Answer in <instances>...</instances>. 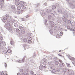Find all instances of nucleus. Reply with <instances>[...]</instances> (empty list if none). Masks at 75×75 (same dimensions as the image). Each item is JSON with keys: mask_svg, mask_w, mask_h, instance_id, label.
<instances>
[{"mask_svg": "<svg viewBox=\"0 0 75 75\" xmlns=\"http://www.w3.org/2000/svg\"><path fill=\"white\" fill-rule=\"evenodd\" d=\"M47 8L46 10V13L44 12V10L41 11V14L43 17L44 16H46L48 15L49 14H50L53 10H54L56 8V6H52V7L51 6L48 7Z\"/></svg>", "mask_w": 75, "mask_h": 75, "instance_id": "f257e3e1", "label": "nucleus"}, {"mask_svg": "<svg viewBox=\"0 0 75 75\" xmlns=\"http://www.w3.org/2000/svg\"><path fill=\"white\" fill-rule=\"evenodd\" d=\"M64 18H58V20L57 21V22L58 23H61V19H62L63 21L64 22H66V21H67L68 19H67V18L68 17V15L67 14H65L64 15Z\"/></svg>", "mask_w": 75, "mask_h": 75, "instance_id": "f03ea898", "label": "nucleus"}, {"mask_svg": "<svg viewBox=\"0 0 75 75\" xmlns=\"http://www.w3.org/2000/svg\"><path fill=\"white\" fill-rule=\"evenodd\" d=\"M11 25L10 24V21H7L6 24H5L4 25V27L9 31L12 30V28L11 27Z\"/></svg>", "mask_w": 75, "mask_h": 75, "instance_id": "7ed1b4c3", "label": "nucleus"}, {"mask_svg": "<svg viewBox=\"0 0 75 75\" xmlns=\"http://www.w3.org/2000/svg\"><path fill=\"white\" fill-rule=\"evenodd\" d=\"M6 42L4 41H3L0 40V50H4L5 48V45H6Z\"/></svg>", "mask_w": 75, "mask_h": 75, "instance_id": "20e7f679", "label": "nucleus"}, {"mask_svg": "<svg viewBox=\"0 0 75 75\" xmlns=\"http://www.w3.org/2000/svg\"><path fill=\"white\" fill-rule=\"evenodd\" d=\"M68 2L69 5H70L71 7L72 8H75V1L74 0H73V3H69V0H66Z\"/></svg>", "mask_w": 75, "mask_h": 75, "instance_id": "39448f33", "label": "nucleus"}, {"mask_svg": "<svg viewBox=\"0 0 75 75\" xmlns=\"http://www.w3.org/2000/svg\"><path fill=\"white\" fill-rule=\"evenodd\" d=\"M57 11L59 14H67L65 9L64 8H62V10L60 9H58Z\"/></svg>", "mask_w": 75, "mask_h": 75, "instance_id": "423d86ee", "label": "nucleus"}, {"mask_svg": "<svg viewBox=\"0 0 75 75\" xmlns=\"http://www.w3.org/2000/svg\"><path fill=\"white\" fill-rule=\"evenodd\" d=\"M54 16V14L53 13H50V15H49L48 16V18L49 19V20H51V18H53L52 19V20L53 21H54V18L53 17Z\"/></svg>", "mask_w": 75, "mask_h": 75, "instance_id": "0eeeda50", "label": "nucleus"}, {"mask_svg": "<svg viewBox=\"0 0 75 75\" xmlns=\"http://www.w3.org/2000/svg\"><path fill=\"white\" fill-rule=\"evenodd\" d=\"M8 20L11 21L12 23H13L15 22V20L12 18V16H9L8 18H7Z\"/></svg>", "mask_w": 75, "mask_h": 75, "instance_id": "6e6552de", "label": "nucleus"}, {"mask_svg": "<svg viewBox=\"0 0 75 75\" xmlns=\"http://www.w3.org/2000/svg\"><path fill=\"white\" fill-rule=\"evenodd\" d=\"M49 70L50 71H52V72L54 74H55V72L57 71L56 69H53V67H50L49 68Z\"/></svg>", "mask_w": 75, "mask_h": 75, "instance_id": "1a4fd4ad", "label": "nucleus"}, {"mask_svg": "<svg viewBox=\"0 0 75 75\" xmlns=\"http://www.w3.org/2000/svg\"><path fill=\"white\" fill-rule=\"evenodd\" d=\"M25 58V56L24 57L23 59L22 60H18L16 61V62H19V63H22L24 61V59Z\"/></svg>", "mask_w": 75, "mask_h": 75, "instance_id": "9d476101", "label": "nucleus"}, {"mask_svg": "<svg viewBox=\"0 0 75 75\" xmlns=\"http://www.w3.org/2000/svg\"><path fill=\"white\" fill-rule=\"evenodd\" d=\"M42 61H43L44 62H43L42 64L44 65H45L46 66V65H47V63L46 62L47 61V59L45 58L43 59L42 60Z\"/></svg>", "mask_w": 75, "mask_h": 75, "instance_id": "9b49d317", "label": "nucleus"}, {"mask_svg": "<svg viewBox=\"0 0 75 75\" xmlns=\"http://www.w3.org/2000/svg\"><path fill=\"white\" fill-rule=\"evenodd\" d=\"M46 67L43 66L42 65H40V66L39 67V69H40V70H41V71H42L43 70V69H45V68H46Z\"/></svg>", "mask_w": 75, "mask_h": 75, "instance_id": "f8f14e48", "label": "nucleus"}, {"mask_svg": "<svg viewBox=\"0 0 75 75\" xmlns=\"http://www.w3.org/2000/svg\"><path fill=\"white\" fill-rule=\"evenodd\" d=\"M49 24L50 25H51L52 27H54V23L53 21H50L49 22Z\"/></svg>", "mask_w": 75, "mask_h": 75, "instance_id": "ddd939ff", "label": "nucleus"}, {"mask_svg": "<svg viewBox=\"0 0 75 75\" xmlns=\"http://www.w3.org/2000/svg\"><path fill=\"white\" fill-rule=\"evenodd\" d=\"M11 8L12 9V10H11V11L13 13H14V11H16V6H15L13 5L11 6Z\"/></svg>", "mask_w": 75, "mask_h": 75, "instance_id": "4468645a", "label": "nucleus"}, {"mask_svg": "<svg viewBox=\"0 0 75 75\" xmlns=\"http://www.w3.org/2000/svg\"><path fill=\"white\" fill-rule=\"evenodd\" d=\"M32 38L30 37H28V42L29 44H31V42H32V41H31V40H32Z\"/></svg>", "mask_w": 75, "mask_h": 75, "instance_id": "2eb2a0df", "label": "nucleus"}, {"mask_svg": "<svg viewBox=\"0 0 75 75\" xmlns=\"http://www.w3.org/2000/svg\"><path fill=\"white\" fill-rule=\"evenodd\" d=\"M64 63L61 64V63H59V66L60 67H61L62 68H65V66H64Z\"/></svg>", "mask_w": 75, "mask_h": 75, "instance_id": "dca6fc26", "label": "nucleus"}, {"mask_svg": "<svg viewBox=\"0 0 75 75\" xmlns=\"http://www.w3.org/2000/svg\"><path fill=\"white\" fill-rule=\"evenodd\" d=\"M7 20H8L7 18V17H4L3 18V20H2V21L5 23H6V21H7Z\"/></svg>", "mask_w": 75, "mask_h": 75, "instance_id": "f3484780", "label": "nucleus"}, {"mask_svg": "<svg viewBox=\"0 0 75 75\" xmlns=\"http://www.w3.org/2000/svg\"><path fill=\"white\" fill-rule=\"evenodd\" d=\"M15 0V4L16 6H18L19 5V0Z\"/></svg>", "mask_w": 75, "mask_h": 75, "instance_id": "a211bd4d", "label": "nucleus"}, {"mask_svg": "<svg viewBox=\"0 0 75 75\" xmlns=\"http://www.w3.org/2000/svg\"><path fill=\"white\" fill-rule=\"evenodd\" d=\"M62 71H63L64 72H68V70H67L66 69H65L64 68H62Z\"/></svg>", "mask_w": 75, "mask_h": 75, "instance_id": "6ab92c4d", "label": "nucleus"}, {"mask_svg": "<svg viewBox=\"0 0 75 75\" xmlns=\"http://www.w3.org/2000/svg\"><path fill=\"white\" fill-rule=\"evenodd\" d=\"M48 64L50 66V67H52L53 66V64H52V62H49Z\"/></svg>", "mask_w": 75, "mask_h": 75, "instance_id": "aec40b11", "label": "nucleus"}, {"mask_svg": "<svg viewBox=\"0 0 75 75\" xmlns=\"http://www.w3.org/2000/svg\"><path fill=\"white\" fill-rule=\"evenodd\" d=\"M13 13L15 14H20V11H16V10L15 11V10L14 11H13Z\"/></svg>", "mask_w": 75, "mask_h": 75, "instance_id": "412c9836", "label": "nucleus"}, {"mask_svg": "<svg viewBox=\"0 0 75 75\" xmlns=\"http://www.w3.org/2000/svg\"><path fill=\"white\" fill-rule=\"evenodd\" d=\"M19 4L21 5V6H23L24 4V2L22 1H21L19 2Z\"/></svg>", "mask_w": 75, "mask_h": 75, "instance_id": "4be33fe9", "label": "nucleus"}, {"mask_svg": "<svg viewBox=\"0 0 75 75\" xmlns=\"http://www.w3.org/2000/svg\"><path fill=\"white\" fill-rule=\"evenodd\" d=\"M21 6V7L22 8V9H23V10L24 9H25V8H26V7H25V6L24 5H23L22 6Z\"/></svg>", "mask_w": 75, "mask_h": 75, "instance_id": "5701e85b", "label": "nucleus"}, {"mask_svg": "<svg viewBox=\"0 0 75 75\" xmlns=\"http://www.w3.org/2000/svg\"><path fill=\"white\" fill-rule=\"evenodd\" d=\"M21 33L22 34H25V31L24 30H21Z\"/></svg>", "mask_w": 75, "mask_h": 75, "instance_id": "b1692460", "label": "nucleus"}, {"mask_svg": "<svg viewBox=\"0 0 75 75\" xmlns=\"http://www.w3.org/2000/svg\"><path fill=\"white\" fill-rule=\"evenodd\" d=\"M3 50H2V51H1H1H3L4 54H6V55H7V51H6V50L3 51Z\"/></svg>", "mask_w": 75, "mask_h": 75, "instance_id": "393cba45", "label": "nucleus"}, {"mask_svg": "<svg viewBox=\"0 0 75 75\" xmlns=\"http://www.w3.org/2000/svg\"><path fill=\"white\" fill-rule=\"evenodd\" d=\"M59 64V62L58 61H55L54 62V64L56 65H58Z\"/></svg>", "mask_w": 75, "mask_h": 75, "instance_id": "a878e982", "label": "nucleus"}, {"mask_svg": "<svg viewBox=\"0 0 75 75\" xmlns=\"http://www.w3.org/2000/svg\"><path fill=\"white\" fill-rule=\"evenodd\" d=\"M2 73L4 75L5 74H7V71H2Z\"/></svg>", "mask_w": 75, "mask_h": 75, "instance_id": "bb28decb", "label": "nucleus"}, {"mask_svg": "<svg viewBox=\"0 0 75 75\" xmlns=\"http://www.w3.org/2000/svg\"><path fill=\"white\" fill-rule=\"evenodd\" d=\"M12 51L10 49H8L7 50V52H8V53H10Z\"/></svg>", "mask_w": 75, "mask_h": 75, "instance_id": "cd10ccee", "label": "nucleus"}, {"mask_svg": "<svg viewBox=\"0 0 75 75\" xmlns=\"http://www.w3.org/2000/svg\"><path fill=\"white\" fill-rule=\"evenodd\" d=\"M56 71H57V72H59V71H60V69L59 68H57L56 69Z\"/></svg>", "mask_w": 75, "mask_h": 75, "instance_id": "c85d7f7f", "label": "nucleus"}, {"mask_svg": "<svg viewBox=\"0 0 75 75\" xmlns=\"http://www.w3.org/2000/svg\"><path fill=\"white\" fill-rule=\"evenodd\" d=\"M16 31L17 32V33H19V32H20V30L18 28H16Z\"/></svg>", "mask_w": 75, "mask_h": 75, "instance_id": "c756f323", "label": "nucleus"}, {"mask_svg": "<svg viewBox=\"0 0 75 75\" xmlns=\"http://www.w3.org/2000/svg\"><path fill=\"white\" fill-rule=\"evenodd\" d=\"M36 55H37V54H36V53H34L33 55V57L35 58V57H36Z\"/></svg>", "mask_w": 75, "mask_h": 75, "instance_id": "7c9ffc66", "label": "nucleus"}, {"mask_svg": "<svg viewBox=\"0 0 75 75\" xmlns=\"http://www.w3.org/2000/svg\"><path fill=\"white\" fill-rule=\"evenodd\" d=\"M66 65L68 67H70V64L68 63H66Z\"/></svg>", "mask_w": 75, "mask_h": 75, "instance_id": "2f4dec72", "label": "nucleus"}, {"mask_svg": "<svg viewBox=\"0 0 75 75\" xmlns=\"http://www.w3.org/2000/svg\"><path fill=\"white\" fill-rule=\"evenodd\" d=\"M14 26H15L16 27H18V25H17V24L16 23H14Z\"/></svg>", "mask_w": 75, "mask_h": 75, "instance_id": "473e14b6", "label": "nucleus"}, {"mask_svg": "<svg viewBox=\"0 0 75 75\" xmlns=\"http://www.w3.org/2000/svg\"><path fill=\"white\" fill-rule=\"evenodd\" d=\"M19 28L21 30H23V27L21 26H20L19 27Z\"/></svg>", "mask_w": 75, "mask_h": 75, "instance_id": "72a5a7b5", "label": "nucleus"}, {"mask_svg": "<svg viewBox=\"0 0 75 75\" xmlns=\"http://www.w3.org/2000/svg\"><path fill=\"white\" fill-rule=\"evenodd\" d=\"M30 74L31 75H33L34 74V72L33 71H30Z\"/></svg>", "mask_w": 75, "mask_h": 75, "instance_id": "f704fd0d", "label": "nucleus"}, {"mask_svg": "<svg viewBox=\"0 0 75 75\" xmlns=\"http://www.w3.org/2000/svg\"><path fill=\"white\" fill-rule=\"evenodd\" d=\"M56 38H60V36L59 35H56Z\"/></svg>", "mask_w": 75, "mask_h": 75, "instance_id": "c9c22d12", "label": "nucleus"}, {"mask_svg": "<svg viewBox=\"0 0 75 75\" xmlns=\"http://www.w3.org/2000/svg\"><path fill=\"white\" fill-rule=\"evenodd\" d=\"M23 41L24 42H26L27 41V39L26 38H24L23 39Z\"/></svg>", "mask_w": 75, "mask_h": 75, "instance_id": "e433bc0d", "label": "nucleus"}, {"mask_svg": "<svg viewBox=\"0 0 75 75\" xmlns=\"http://www.w3.org/2000/svg\"><path fill=\"white\" fill-rule=\"evenodd\" d=\"M21 7L20 6H18L17 7V10H20V9H21Z\"/></svg>", "mask_w": 75, "mask_h": 75, "instance_id": "4c0bfd02", "label": "nucleus"}, {"mask_svg": "<svg viewBox=\"0 0 75 75\" xmlns=\"http://www.w3.org/2000/svg\"><path fill=\"white\" fill-rule=\"evenodd\" d=\"M0 40H1V41H2V40H3V37H2V36H0Z\"/></svg>", "mask_w": 75, "mask_h": 75, "instance_id": "58836bf2", "label": "nucleus"}, {"mask_svg": "<svg viewBox=\"0 0 75 75\" xmlns=\"http://www.w3.org/2000/svg\"><path fill=\"white\" fill-rule=\"evenodd\" d=\"M49 32L50 33H53V30H52V29H51L50 30H49Z\"/></svg>", "mask_w": 75, "mask_h": 75, "instance_id": "ea45409f", "label": "nucleus"}, {"mask_svg": "<svg viewBox=\"0 0 75 75\" xmlns=\"http://www.w3.org/2000/svg\"><path fill=\"white\" fill-rule=\"evenodd\" d=\"M27 36L28 37H30V36H31V34L30 33H28L27 34Z\"/></svg>", "mask_w": 75, "mask_h": 75, "instance_id": "a19ab883", "label": "nucleus"}, {"mask_svg": "<svg viewBox=\"0 0 75 75\" xmlns=\"http://www.w3.org/2000/svg\"><path fill=\"white\" fill-rule=\"evenodd\" d=\"M9 16H9V15H8V14H7L6 15V17H7V18H8Z\"/></svg>", "mask_w": 75, "mask_h": 75, "instance_id": "79ce46f5", "label": "nucleus"}, {"mask_svg": "<svg viewBox=\"0 0 75 75\" xmlns=\"http://www.w3.org/2000/svg\"><path fill=\"white\" fill-rule=\"evenodd\" d=\"M58 60V59H57V58L56 57H55L54 58V60L55 61H57Z\"/></svg>", "mask_w": 75, "mask_h": 75, "instance_id": "37998d69", "label": "nucleus"}, {"mask_svg": "<svg viewBox=\"0 0 75 75\" xmlns=\"http://www.w3.org/2000/svg\"><path fill=\"white\" fill-rule=\"evenodd\" d=\"M56 6H57V7H58L59 6V5L58 4H55Z\"/></svg>", "mask_w": 75, "mask_h": 75, "instance_id": "c03bdc74", "label": "nucleus"}, {"mask_svg": "<svg viewBox=\"0 0 75 75\" xmlns=\"http://www.w3.org/2000/svg\"><path fill=\"white\" fill-rule=\"evenodd\" d=\"M62 34H63L62 32H61L60 33V35H61V36H62Z\"/></svg>", "mask_w": 75, "mask_h": 75, "instance_id": "a18cd8bd", "label": "nucleus"}, {"mask_svg": "<svg viewBox=\"0 0 75 75\" xmlns=\"http://www.w3.org/2000/svg\"><path fill=\"white\" fill-rule=\"evenodd\" d=\"M67 29L68 30H69L70 28V27L69 26H67Z\"/></svg>", "mask_w": 75, "mask_h": 75, "instance_id": "49530a36", "label": "nucleus"}, {"mask_svg": "<svg viewBox=\"0 0 75 75\" xmlns=\"http://www.w3.org/2000/svg\"><path fill=\"white\" fill-rule=\"evenodd\" d=\"M10 44L11 45H13V41H10Z\"/></svg>", "mask_w": 75, "mask_h": 75, "instance_id": "de8ad7c7", "label": "nucleus"}, {"mask_svg": "<svg viewBox=\"0 0 75 75\" xmlns=\"http://www.w3.org/2000/svg\"><path fill=\"white\" fill-rule=\"evenodd\" d=\"M59 62H61V63H62V61L60 59H59Z\"/></svg>", "mask_w": 75, "mask_h": 75, "instance_id": "09e8293b", "label": "nucleus"}, {"mask_svg": "<svg viewBox=\"0 0 75 75\" xmlns=\"http://www.w3.org/2000/svg\"><path fill=\"white\" fill-rule=\"evenodd\" d=\"M23 69H21L20 70L21 72H23Z\"/></svg>", "mask_w": 75, "mask_h": 75, "instance_id": "8fccbe9b", "label": "nucleus"}, {"mask_svg": "<svg viewBox=\"0 0 75 75\" xmlns=\"http://www.w3.org/2000/svg\"><path fill=\"white\" fill-rule=\"evenodd\" d=\"M26 46H27V45H26V44H24L23 45V47H26Z\"/></svg>", "mask_w": 75, "mask_h": 75, "instance_id": "3c124183", "label": "nucleus"}, {"mask_svg": "<svg viewBox=\"0 0 75 75\" xmlns=\"http://www.w3.org/2000/svg\"><path fill=\"white\" fill-rule=\"evenodd\" d=\"M44 6H47V4L46 3H45V4H44Z\"/></svg>", "mask_w": 75, "mask_h": 75, "instance_id": "603ef678", "label": "nucleus"}, {"mask_svg": "<svg viewBox=\"0 0 75 75\" xmlns=\"http://www.w3.org/2000/svg\"><path fill=\"white\" fill-rule=\"evenodd\" d=\"M70 31H73V29H72L71 28L70 29Z\"/></svg>", "mask_w": 75, "mask_h": 75, "instance_id": "864d4df0", "label": "nucleus"}, {"mask_svg": "<svg viewBox=\"0 0 75 75\" xmlns=\"http://www.w3.org/2000/svg\"><path fill=\"white\" fill-rule=\"evenodd\" d=\"M68 73H69V72H70V70H69V69H68Z\"/></svg>", "mask_w": 75, "mask_h": 75, "instance_id": "5fc2aeb1", "label": "nucleus"}, {"mask_svg": "<svg viewBox=\"0 0 75 75\" xmlns=\"http://www.w3.org/2000/svg\"><path fill=\"white\" fill-rule=\"evenodd\" d=\"M5 66L6 67H7V64L6 63H5Z\"/></svg>", "mask_w": 75, "mask_h": 75, "instance_id": "6e6d98bb", "label": "nucleus"}, {"mask_svg": "<svg viewBox=\"0 0 75 75\" xmlns=\"http://www.w3.org/2000/svg\"><path fill=\"white\" fill-rule=\"evenodd\" d=\"M47 23H45V25H47Z\"/></svg>", "mask_w": 75, "mask_h": 75, "instance_id": "4d7b16f0", "label": "nucleus"}, {"mask_svg": "<svg viewBox=\"0 0 75 75\" xmlns=\"http://www.w3.org/2000/svg\"><path fill=\"white\" fill-rule=\"evenodd\" d=\"M29 17V16H28V15H27L25 16L26 18H28V17Z\"/></svg>", "mask_w": 75, "mask_h": 75, "instance_id": "13d9d810", "label": "nucleus"}, {"mask_svg": "<svg viewBox=\"0 0 75 75\" xmlns=\"http://www.w3.org/2000/svg\"><path fill=\"white\" fill-rule=\"evenodd\" d=\"M2 8V6L0 4V8Z\"/></svg>", "mask_w": 75, "mask_h": 75, "instance_id": "bf43d9fd", "label": "nucleus"}, {"mask_svg": "<svg viewBox=\"0 0 75 75\" xmlns=\"http://www.w3.org/2000/svg\"><path fill=\"white\" fill-rule=\"evenodd\" d=\"M73 31H74V32H75V27L74 28V29H73Z\"/></svg>", "mask_w": 75, "mask_h": 75, "instance_id": "052dcab7", "label": "nucleus"}, {"mask_svg": "<svg viewBox=\"0 0 75 75\" xmlns=\"http://www.w3.org/2000/svg\"><path fill=\"white\" fill-rule=\"evenodd\" d=\"M26 75H29V74H28V73H26Z\"/></svg>", "mask_w": 75, "mask_h": 75, "instance_id": "680f3d73", "label": "nucleus"}, {"mask_svg": "<svg viewBox=\"0 0 75 75\" xmlns=\"http://www.w3.org/2000/svg\"><path fill=\"white\" fill-rule=\"evenodd\" d=\"M58 55H59L60 56H61V54H58Z\"/></svg>", "mask_w": 75, "mask_h": 75, "instance_id": "e2e57ef3", "label": "nucleus"}, {"mask_svg": "<svg viewBox=\"0 0 75 75\" xmlns=\"http://www.w3.org/2000/svg\"><path fill=\"white\" fill-rule=\"evenodd\" d=\"M21 75H25V74L24 73H23L21 74Z\"/></svg>", "mask_w": 75, "mask_h": 75, "instance_id": "0e129e2a", "label": "nucleus"}, {"mask_svg": "<svg viewBox=\"0 0 75 75\" xmlns=\"http://www.w3.org/2000/svg\"><path fill=\"white\" fill-rule=\"evenodd\" d=\"M47 20H45V23H47Z\"/></svg>", "mask_w": 75, "mask_h": 75, "instance_id": "69168bd1", "label": "nucleus"}, {"mask_svg": "<svg viewBox=\"0 0 75 75\" xmlns=\"http://www.w3.org/2000/svg\"><path fill=\"white\" fill-rule=\"evenodd\" d=\"M17 75H20V74L18 73H17Z\"/></svg>", "mask_w": 75, "mask_h": 75, "instance_id": "338daca9", "label": "nucleus"}, {"mask_svg": "<svg viewBox=\"0 0 75 75\" xmlns=\"http://www.w3.org/2000/svg\"><path fill=\"white\" fill-rule=\"evenodd\" d=\"M14 17H15V18H17V17L16 16H14Z\"/></svg>", "mask_w": 75, "mask_h": 75, "instance_id": "774afa93", "label": "nucleus"}]
</instances>
